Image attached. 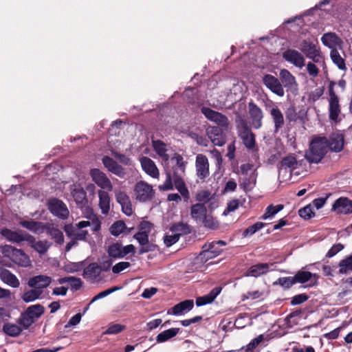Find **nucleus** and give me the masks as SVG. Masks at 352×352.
<instances>
[{
	"label": "nucleus",
	"mask_w": 352,
	"mask_h": 352,
	"mask_svg": "<svg viewBox=\"0 0 352 352\" xmlns=\"http://www.w3.org/2000/svg\"><path fill=\"white\" fill-rule=\"evenodd\" d=\"M327 148V140L325 138H315L310 143L305 157L311 163H318L323 158Z\"/></svg>",
	"instance_id": "1"
},
{
	"label": "nucleus",
	"mask_w": 352,
	"mask_h": 352,
	"mask_svg": "<svg viewBox=\"0 0 352 352\" xmlns=\"http://www.w3.org/2000/svg\"><path fill=\"white\" fill-rule=\"evenodd\" d=\"M1 252L5 257L10 258L20 267H28L32 265L30 256L21 250L6 245L1 248Z\"/></svg>",
	"instance_id": "2"
},
{
	"label": "nucleus",
	"mask_w": 352,
	"mask_h": 352,
	"mask_svg": "<svg viewBox=\"0 0 352 352\" xmlns=\"http://www.w3.org/2000/svg\"><path fill=\"white\" fill-rule=\"evenodd\" d=\"M298 48L309 59L316 58V62L321 63V57L324 56L317 43L305 39L300 43Z\"/></svg>",
	"instance_id": "3"
},
{
	"label": "nucleus",
	"mask_w": 352,
	"mask_h": 352,
	"mask_svg": "<svg viewBox=\"0 0 352 352\" xmlns=\"http://www.w3.org/2000/svg\"><path fill=\"white\" fill-rule=\"evenodd\" d=\"M133 191L135 199L140 202L149 201L154 195L153 186L143 181L135 184Z\"/></svg>",
	"instance_id": "4"
},
{
	"label": "nucleus",
	"mask_w": 352,
	"mask_h": 352,
	"mask_svg": "<svg viewBox=\"0 0 352 352\" xmlns=\"http://www.w3.org/2000/svg\"><path fill=\"white\" fill-rule=\"evenodd\" d=\"M201 111L208 120L217 124L221 128L225 130L229 128V120L221 113L214 111L206 107H201Z\"/></svg>",
	"instance_id": "5"
},
{
	"label": "nucleus",
	"mask_w": 352,
	"mask_h": 352,
	"mask_svg": "<svg viewBox=\"0 0 352 352\" xmlns=\"http://www.w3.org/2000/svg\"><path fill=\"white\" fill-rule=\"evenodd\" d=\"M90 175L95 184L100 188V190L111 191L113 185L106 174L98 168H93L90 170Z\"/></svg>",
	"instance_id": "6"
},
{
	"label": "nucleus",
	"mask_w": 352,
	"mask_h": 352,
	"mask_svg": "<svg viewBox=\"0 0 352 352\" xmlns=\"http://www.w3.org/2000/svg\"><path fill=\"white\" fill-rule=\"evenodd\" d=\"M283 58L298 69L305 66V58L303 54L294 49H287L283 53Z\"/></svg>",
	"instance_id": "7"
},
{
	"label": "nucleus",
	"mask_w": 352,
	"mask_h": 352,
	"mask_svg": "<svg viewBox=\"0 0 352 352\" xmlns=\"http://www.w3.org/2000/svg\"><path fill=\"white\" fill-rule=\"evenodd\" d=\"M186 226L184 223H177L170 227L171 234H167L164 238V242L167 247H170L177 243L179 236L186 232Z\"/></svg>",
	"instance_id": "8"
},
{
	"label": "nucleus",
	"mask_w": 352,
	"mask_h": 352,
	"mask_svg": "<svg viewBox=\"0 0 352 352\" xmlns=\"http://www.w3.org/2000/svg\"><path fill=\"white\" fill-rule=\"evenodd\" d=\"M263 83L272 93L278 96H283L285 91L279 80L271 74H265L263 77Z\"/></svg>",
	"instance_id": "9"
},
{
	"label": "nucleus",
	"mask_w": 352,
	"mask_h": 352,
	"mask_svg": "<svg viewBox=\"0 0 352 352\" xmlns=\"http://www.w3.org/2000/svg\"><path fill=\"white\" fill-rule=\"evenodd\" d=\"M206 134L214 146H222L226 142L222 129L218 126H208L206 129Z\"/></svg>",
	"instance_id": "10"
},
{
	"label": "nucleus",
	"mask_w": 352,
	"mask_h": 352,
	"mask_svg": "<svg viewBox=\"0 0 352 352\" xmlns=\"http://www.w3.org/2000/svg\"><path fill=\"white\" fill-rule=\"evenodd\" d=\"M195 168L197 176L199 179H205L209 175V162L206 156L203 154L196 156Z\"/></svg>",
	"instance_id": "11"
},
{
	"label": "nucleus",
	"mask_w": 352,
	"mask_h": 352,
	"mask_svg": "<svg viewBox=\"0 0 352 352\" xmlns=\"http://www.w3.org/2000/svg\"><path fill=\"white\" fill-rule=\"evenodd\" d=\"M48 208L54 215L59 218L65 219L69 215V210L66 205L60 200L56 199L50 200Z\"/></svg>",
	"instance_id": "12"
},
{
	"label": "nucleus",
	"mask_w": 352,
	"mask_h": 352,
	"mask_svg": "<svg viewBox=\"0 0 352 352\" xmlns=\"http://www.w3.org/2000/svg\"><path fill=\"white\" fill-rule=\"evenodd\" d=\"M332 210L339 214H351L352 213V201L347 197H340L334 201Z\"/></svg>",
	"instance_id": "13"
},
{
	"label": "nucleus",
	"mask_w": 352,
	"mask_h": 352,
	"mask_svg": "<svg viewBox=\"0 0 352 352\" xmlns=\"http://www.w3.org/2000/svg\"><path fill=\"white\" fill-rule=\"evenodd\" d=\"M329 113L330 120L337 122L340 113V106L339 98L332 89L329 90Z\"/></svg>",
	"instance_id": "14"
},
{
	"label": "nucleus",
	"mask_w": 352,
	"mask_h": 352,
	"mask_svg": "<svg viewBox=\"0 0 352 352\" xmlns=\"http://www.w3.org/2000/svg\"><path fill=\"white\" fill-rule=\"evenodd\" d=\"M102 268L96 263L89 264L83 272V277L92 283L101 280L100 273Z\"/></svg>",
	"instance_id": "15"
},
{
	"label": "nucleus",
	"mask_w": 352,
	"mask_h": 352,
	"mask_svg": "<svg viewBox=\"0 0 352 352\" xmlns=\"http://www.w3.org/2000/svg\"><path fill=\"white\" fill-rule=\"evenodd\" d=\"M280 78L284 84V86L293 92L298 91V83L296 78L292 73L286 69H282L279 73Z\"/></svg>",
	"instance_id": "16"
},
{
	"label": "nucleus",
	"mask_w": 352,
	"mask_h": 352,
	"mask_svg": "<svg viewBox=\"0 0 352 352\" xmlns=\"http://www.w3.org/2000/svg\"><path fill=\"white\" fill-rule=\"evenodd\" d=\"M140 162L142 170L149 176L153 178H158L160 176V171L155 163L147 157H141Z\"/></svg>",
	"instance_id": "17"
},
{
	"label": "nucleus",
	"mask_w": 352,
	"mask_h": 352,
	"mask_svg": "<svg viewBox=\"0 0 352 352\" xmlns=\"http://www.w3.org/2000/svg\"><path fill=\"white\" fill-rule=\"evenodd\" d=\"M1 235L8 241L15 243H19L22 241H26L28 234L22 231H13L8 228H3L1 230Z\"/></svg>",
	"instance_id": "18"
},
{
	"label": "nucleus",
	"mask_w": 352,
	"mask_h": 352,
	"mask_svg": "<svg viewBox=\"0 0 352 352\" xmlns=\"http://www.w3.org/2000/svg\"><path fill=\"white\" fill-rule=\"evenodd\" d=\"M51 283V277L46 275H38L30 278L28 285L30 287L43 291V289L47 287Z\"/></svg>",
	"instance_id": "19"
},
{
	"label": "nucleus",
	"mask_w": 352,
	"mask_h": 352,
	"mask_svg": "<svg viewBox=\"0 0 352 352\" xmlns=\"http://www.w3.org/2000/svg\"><path fill=\"white\" fill-rule=\"evenodd\" d=\"M311 61L305 64L306 71L309 76L312 78L318 77L320 68L325 69L326 63L324 57H321V63L316 62V58L310 59Z\"/></svg>",
	"instance_id": "20"
},
{
	"label": "nucleus",
	"mask_w": 352,
	"mask_h": 352,
	"mask_svg": "<svg viewBox=\"0 0 352 352\" xmlns=\"http://www.w3.org/2000/svg\"><path fill=\"white\" fill-rule=\"evenodd\" d=\"M0 279L11 287L18 288L20 286V281L16 275L3 267H0Z\"/></svg>",
	"instance_id": "21"
},
{
	"label": "nucleus",
	"mask_w": 352,
	"mask_h": 352,
	"mask_svg": "<svg viewBox=\"0 0 352 352\" xmlns=\"http://www.w3.org/2000/svg\"><path fill=\"white\" fill-rule=\"evenodd\" d=\"M322 44L332 50H336L337 47L341 48L342 41L335 33L328 32L321 38Z\"/></svg>",
	"instance_id": "22"
},
{
	"label": "nucleus",
	"mask_w": 352,
	"mask_h": 352,
	"mask_svg": "<svg viewBox=\"0 0 352 352\" xmlns=\"http://www.w3.org/2000/svg\"><path fill=\"white\" fill-rule=\"evenodd\" d=\"M28 241L30 246L40 254H45L51 246V243L46 240L36 241L35 238L29 234L27 236Z\"/></svg>",
	"instance_id": "23"
},
{
	"label": "nucleus",
	"mask_w": 352,
	"mask_h": 352,
	"mask_svg": "<svg viewBox=\"0 0 352 352\" xmlns=\"http://www.w3.org/2000/svg\"><path fill=\"white\" fill-rule=\"evenodd\" d=\"M109 191L99 190L98 191V206L101 210L103 214H108L111 210V198L109 194Z\"/></svg>",
	"instance_id": "24"
},
{
	"label": "nucleus",
	"mask_w": 352,
	"mask_h": 352,
	"mask_svg": "<svg viewBox=\"0 0 352 352\" xmlns=\"http://www.w3.org/2000/svg\"><path fill=\"white\" fill-rule=\"evenodd\" d=\"M238 131L239 135L242 139L245 146L248 148H253L255 144V140L250 129L245 125H243L239 127Z\"/></svg>",
	"instance_id": "25"
},
{
	"label": "nucleus",
	"mask_w": 352,
	"mask_h": 352,
	"mask_svg": "<svg viewBox=\"0 0 352 352\" xmlns=\"http://www.w3.org/2000/svg\"><path fill=\"white\" fill-rule=\"evenodd\" d=\"M102 162L104 166L108 169L109 171L120 177L124 176L125 171L124 168L112 158L109 157H104L102 158Z\"/></svg>",
	"instance_id": "26"
},
{
	"label": "nucleus",
	"mask_w": 352,
	"mask_h": 352,
	"mask_svg": "<svg viewBox=\"0 0 352 352\" xmlns=\"http://www.w3.org/2000/svg\"><path fill=\"white\" fill-rule=\"evenodd\" d=\"M344 136L340 133H333L327 142V148L334 152H340L344 146Z\"/></svg>",
	"instance_id": "27"
},
{
	"label": "nucleus",
	"mask_w": 352,
	"mask_h": 352,
	"mask_svg": "<svg viewBox=\"0 0 352 352\" xmlns=\"http://www.w3.org/2000/svg\"><path fill=\"white\" fill-rule=\"evenodd\" d=\"M297 166V160L293 156H287L281 161L279 168V175L281 174L290 175L292 170Z\"/></svg>",
	"instance_id": "28"
},
{
	"label": "nucleus",
	"mask_w": 352,
	"mask_h": 352,
	"mask_svg": "<svg viewBox=\"0 0 352 352\" xmlns=\"http://www.w3.org/2000/svg\"><path fill=\"white\" fill-rule=\"evenodd\" d=\"M249 112L251 118L252 119V123L254 127L258 129L261 126V120L263 118V112L261 109L253 102H250Z\"/></svg>",
	"instance_id": "29"
},
{
	"label": "nucleus",
	"mask_w": 352,
	"mask_h": 352,
	"mask_svg": "<svg viewBox=\"0 0 352 352\" xmlns=\"http://www.w3.org/2000/svg\"><path fill=\"white\" fill-rule=\"evenodd\" d=\"M221 288L219 287L212 289L209 294L203 296L198 297L196 299V305L201 307L212 302L217 296L221 293Z\"/></svg>",
	"instance_id": "30"
},
{
	"label": "nucleus",
	"mask_w": 352,
	"mask_h": 352,
	"mask_svg": "<svg viewBox=\"0 0 352 352\" xmlns=\"http://www.w3.org/2000/svg\"><path fill=\"white\" fill-rule=\"evenodd\" d=\"M274 264L259 263L252 265L248 271V276L258 277L272 270Z\"/></svg>",
	"instance_id": "31"
},
{
	"label": "nucleus",
	"mask_w": 352,
	"mask_h": 352,
	"mask_svg": "<svg viewBox=\"0 0 352 352\" xmlns=\"http://www.w3.org/2000/svg\"><path fill=\"white\" fill-rule=\"evenodd\" d=\"M207 214V208L204 204H196L191 206V217L197 223H200Z\"/></svg>",
	"instance_id": "32"
},
{
	"label": "nucleus",
	"mask_w": 352,
	"mask_h": 352,
	"mask_svg": "<svg viewBox=\"0 0 352 352\" xmlns=\"http://www.w3.org/2000/svg\"><path fill=\"white\" fill-rule=\"evenodd\" d=\"M19 224L28 229V230L35 233V234H41L44 232L45 230L46 225L38 221H21Z\"/></svg>",
	"instance_id": "33"
},
{
	"label": "nucleus",
	"mask_w": 352,
	"mask_h": 352,
	"mask_svg": "<svg viewBox=\"0 0 352 352\" xmlns=\"http://www.w3.org/2000/svg\"><path fill=\"white\" fill-rule=\"evenodd\" d=\"M270 339L271 337L270 333H265L263 334H260L257 337L252 339L250 343L247 344L245 349L246 352L252 351L259 344H264L266 345Z\"/></svg>",
	"instance_id": "34"
},
{
	"label": "nucleus",
	"mask_w": 352,
	"mask_h": 352,
	"mask_svg": "<svg viewBox=\"0 0 352 352\" xmlns=\"http://www.w3.org/2000/svg\"><path fill=\"white\" fill-rule=\"evenodd\" d=\"M152 145L153 149L162 161L167 162L169 160L168 150L166 148V145L163 142L160 140H153Z\"/></svg>",
	"instance_id": "35"
},
{
	"label": "nucleus",
	"mask_w": 352,
	"mask_h": 352,
	"mask_svg": "<svg viewBox=\"0 0 352 352\" xmlns=\"http://www.w3.org/2000/svg\"><path fill=\"white\" fill-rule=\"evenodd\" d=\"M193 306L194 302L192 300L182 301L172 308L171 314L175 316L182 315L185 312L190 311Z\"/></svg>",
	"instance_id": "36"
},
{
	"label": "nucleus",
	"mask_w": 352,
	"mask_h": 352,
	"mask_svg": "<svg viewBox=\"0 0 352 352\" xmlns=\"http://www.w3.org/2000/svg\"><path fill=\"white\" fill-rule=\"evenodd\" d=\"M72 195L77 204H83L87 202L86 192L79 185H74L71 190Z\"/></svg>",
	"instance_id": "37"
},
{
	"label": "nucleus",
	"mask_w": 352,
	"mask_h": 352,
	"mask_svg": "<svg viewBox=\"0 0 352 352\" xmlns=\"http://www.w3.org/2000/svg\"><path fill=\"white\" fill-rule=\"evenodd\" d=\"M179 332V329L178 328H171L167 330H165L161 333H160L156 337V342L158 343L165 342L173 337L176 336Z\"/></svg>",
	"instance_id": "38"
},
{
	"label": "nucleus",
	"mask_w": 352,
	"mask_h": 352,
	"mask_svg": "<svg viewBox=\"0 0 352 352\" xmlns=\"http://www.w3.org/2000/svg\"><path fill=\"white\" fill-rule=\"evenodd\" d=\"M47 233L52 236L56 243L62 244L64 242V236L63 232L53 225L47 226L45 228Z\"/></svg>",
	"instance_id": "39"
},
{
	"label": "nucleus",
	"mask_w": 352,
	"mask_h": 352,
	"mask_svg": "<svg viewBox=\"0 0 352 352\" xmlns=\"http://www.w3.org/2000/svg\"><path fill=\"white\" fill-rule=\"evenodd\" d=\"M81 228H78L77 226L74 229L73 233L71 232V230H73V228L70 226H66L65 228V230L66 233L72 236L74 240H85L87 232L85 230H80Z\"/></svg>",
	"instance_id": "40"
},
{
	"label": "nucleus",
	"mask_w": 352,
	"mask_h": 352,
	"mask_svg": "<svg viewBox=\"0 0 352 352\" xmlns=\"http://www.w3.org/2000/svg\"><path fill=\"white\" fill-rule=\"evenodd\" d=\"M78 228H83L88 226L91 228L93 231H98L100 229V221L97 217L89 219L88 221H82L76 224Z\"/></svg>",
	"instance_id": "41"
},
{
	"label": "nucleus",
	"mask_w": 352,
	"mask_h": 352,
	"mask_svg": "<svg viewBox=\"0 0 352 352\" xmlns=\"http://www.w3.org/2000/svg\"><path fill=\"white\" fill-rule=\"evenodd\" d=\"M332 62L341 70H346V67L344 59L340 56L336 50H332L330 53Z\"/></svg>",
	"instance_id": "42"
},
{
	"label": "nucleus",
	"mask_w": 352,
	"mask_h": 352,
	"mask_svg": "<svg viewBox=\"0 0 352 352\" xmlns=\"http://www.w3.org/2000/svg\"><path fill=\"white\" fill-rule=\"evenodd\" d=\"M43 291L32 288V289L25 292L21 298L25 302H31L38 299L42 294Z\"/></svg>",
	"instance_id": "43"
},
{
	"label": "nucleus",
	"mask_w": 352,
	"mask_h": 352,
	"mask_svg": "<svg viewBox=\"0 0 352 352\" xmlns=\"http://www.w3.org/2000/svg\"><path fill=\"white\" fill-rule=\"evenodd\" d=\"M283 205L278 204L276 206L270 205L267 207L265 213L262 216L264 220L272 219L278 212L283 209Z\"/></svg>",
	"instance_id": "44"
},
{
	"label": "nucleus",
	"mask_w": 352,
	"mask_h": 352,
	"mask_svg": "<svg viewBox=\"0 0 352 352\" xmlns=\"http://www.w3.org/2000/svg\"><path fill=\"white\" fill-rule=\"evenodd\" d=\"M352 272V255L342 259L339 263V273L346 274Z\"/></svg>",
	"instance_id": "45"
},
{
	"label": "nucleus",
	"mask_w": 352,
	"mask_h": 352,
	"mask_svg": "<svg viewBox=\"0 0 352 352\" xmlns=\"http://www.w3.org/2000/svg\"><path fill=\"white\" fill-rule=\"evenodd\" d=\"M271 116H272L276 130L282 127L284 124V118L281 111L278 108H272Z\"/></svg>",
	"instance_id": "46"
},
{
	"label": "nucleus",
	"mask_w": 352,
	"mask_h": 352,
	"mask_svg": "<svg viewBox=\"0 0 352 352\" xmlns=\"http://www.w3.org/2000/svg\"><path fill=\"white\" fill-rule=\"evenodd\" d=\"M295 282L300 283H305L311 280L312 277L317 279L318 276L316 274H312L309 272L299 271L294 276Z\"/></svg>",
	"instance_id": "47"
},
{
	"label": "nucleus",
	"mask_w": 352,
	"mask_h": 352,
	"mask_svg": "<svg viewBox=\"0 0 352 352\" xmlns=\"http://www.w3.org/2000/svg\"><path fill=\"white\" fill-rule=\"evenodd\" d=\"M60 284L68 283L71 287L75 290L79 289L82 287V281L80 278L74 276L61 278L58 280Z\"/></svg>",
	"instance_id": "48"
},
{
	"label": "nucleus",
	"mask_w": 352,
	"mask_h": 352,
	"mask_svg": "<svg viewBox=\"0 0 352 352\" xmlns=\"http://www.w3.org/2000/svg\"><path fill=\"white\" fill-rule=\"evenodd\" d=\"M25 312L35 320L44 313V308L41 305H34L29 307Z\"/></svg>",
	"instance_id": "49"
},
{
	"label": "nucleus",
	"mask_w": 352,
	"mask_h": 352,
	"mask_svg": "<svg viewBox=\"0 0 352 352\" xmlns=\"http://www.w3.org/2000/svg\"><path fill=\"white\" fill-rule=\"evenodd\" d=\"M174 184L176 189L179 192V193L185 198L188 199L189 197V192L188 188L186 186V184L184 180L179 177H175L174 178Z\"/></svg>",
	"instance_id": "50"
},
{
	"label": "nucleus",
	"mask_w": 352,
	"mask_h": 352,
	"mask_svg": "<svg viewBox=\"0 0 352 352\" xmlns=\"http://www.w3.org/2000/svg\"><path fill=\"white\" fill-rule=\"evenodd\" d=\"M3 329L6 334L12 337L19 336L22 331L21 328L19 325L12 323L5 324Z\"/></svg>",
	"instance_id": "51"
},
{
	"label": "nucleus",
	"mask_w": 352,
	"mask_h": 352,
	"mask_svg": "<svg viewBox=\"0 0 352 352\" xmlns=\"http://www.w3.org/2000/svg\"><path fill=\"white\" fill-rule=\"evenodd\" d=\"M108 254L113 258H123L122 245L120 243H113L108 248Z\"/></svg>",
	"instance_id": "52"
},
{
	"label": "nucleus",
	"mask_w": 352,
	"mask_h": 352,
	"mask_svg": "<svg viewBox=\"0 0 352 352\" xmlns=\"http://www.w3.org/2000/svg\"><path fill=\"white\" fill-rule=\"evenodd\" d=\"M264 227V223L262 222H257L254 225L249 226L245 229L242 234L243 237L246 238L255 234L257 231H259Z\"/></svg>",
	"instance_id": "53"
},
{
	"label": "nucleus",
	"mask_w": 352,
	"mask_h": 352,
	"mask_svg": "<svg viewBox=\"0 0 352 352\" xmlns=\"http://www.w3.org/2000/svg\"><path fill=\"white\" fill-rule=\"evenodd\" d=\"M126 229V225L123 221H118L110 228V232L113 236H119Z\"/></svg>",
	"instance_id": "54"
},
{
	"label": "nucleus",
	"mask_w": 352,
	"mask_h": 352,
	"mask_svg": "<svg viewBox=\"0 0 352 352\" xmlns=\"http://www.w3.org/2000/svg\"><path fill=\"white\" fill-rule=\"evenodd\" d=\"M298 214L300 217L304 219H309L313 217L315 214L312 206L309 204L305 207L301 208L298 211Z\"/></svg>",
	"instance_id": "55"
},
{
	"label": "nucleus",
	"mask_w": 352,
	"mask_h": 352,
	"mask_svg": "<svg viewBox=\"0 0 352 352\" xmlns=\"http://www.w3.org/2000/svg\"><path fill=\"white\" fill-rule=\"evenodd\" d=\"M274 284L280 285L284 288H289L296 284V282L294 277H283L278 278Z\"/></svg>",
	"instance_id": "56"
},
{
	"label": "nucleus",
	"mask_w": 352,
	"mask_h": 352,
	"mask_svg": "<svg viewBox=\"0 0 352 352\" xmlns=\"http://www.w3.org/2000/svg\"><path fill=\"white\" fill-rule=\"evenodd\" d=\"M200 223H203L205 227L212 229L217 228L218 226V222L209 213L204 217Z\"/></svg>",
	"instance_id": "57"
},
{
	"label": "nucleus",
	"mask_w": 352,
	"mask_h": 352,
	"mask_svg": "<svg viewBox=\"0 0 352 352\" xmlns=\"http://www.w3.org/2000/svg\"><path fill=\"white\" fill-rule=\"evenodd\" d=\"M196 200L199 202H201L204 204L207 203L211 198V193L208 190H199L196 194Z\"/></svg>",
	"instance_id": "58"
},
{
	"label": "nucleus",
	"mask_w": 352,
	"mask_h": 352,
	"mask_svg": "<svg viewBox=\"0 0 352 352\" xmlns=\"http://www.w3.org/2000/svg\"><path fill=\"white\" fill-rule=\"evenodd\" d=\"M85 265V262L71 263L65 266V270L70 273L80 271Z\"/></svg>",
	"instance_id": "59"
},
{
	"label": "nucleus",
	"mask_w": 352,
	"mask_h": 352,
	"mask_svg": "<svg viewBox=\"0 0 352 352\" xmlns=\"http://www.w3.org/2000/svg\"><path fill=\"white\" fill-rule=\"evenodd\" d=\"M112 155L115 158H116L120 163L126 166L132 165L131 160L125 155L120 154L116 151H113Z\"/></svg>",
	"instance_id": "60"
},
{
	"label": "nucleus",
	"mask_w": 352,
	"mask_h": 352,
	"mask_svg": "<svg viewBox=\"0 0 352 352\" xmlns=\"http://www.w3.org/2000/svg\"><path fill=\"white\" fill-rule=\"evenodd\" d=\"M134 238L141 245H145L148 243V236L146 231H140L134 235Z\"/></svg>",
	"instance_id": "61"
},
{
	"label": "nucleus",
	"mask_w": 352,
	"mask_h": 352,
	"mask_svg": "<svg viewBox=\"0 0 352 352\" xmlns=\"http://www.w3.org/2000/svg\"><path fill=\"white\" fill-rule=\"evenodd\" d=\"M124 329V325L114 324L108 327V329L104 331V334H117L122 331Z\"/></svg>",
	"instance_id": "62"
},
{
	"label": "nucleus",
	"mask_w": 352,
	"mask_h": 352,
	"mask_svg": "<svg viewBox=\"0 0 352 352\" xmlns=\"http://www.w3.org/2000/svg\"><path fill=\"white\" fill-rule=\"evenodd\" d=\"M35 320H34L31 316H30L27 312H24L21 314V318H20V324L23 325L25 329L28 328L30 326H31Z\"/></svg>",
	"instance_id": "63"
},
{
	"label": "nucleus",
	"mask_w": 352,
	"mask_h": 352,
	"mask_svg": "<svg viewBox=\"0 0 352 352\" xmlns=\"http://www.w3.org/2000/svg\"><path fill=\"white\" fill-rule=\"evenodd\" d=\"M130 267V263L126 261H122L116 263L113 267L112 271L114 274H119L123 270Z\"/></svg>",
	"instance_id": "64"
}]
</instances>
